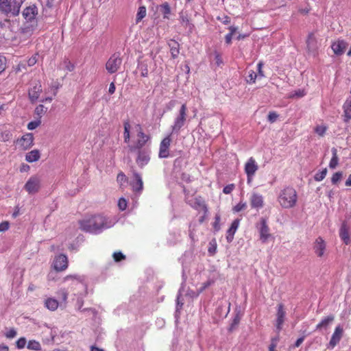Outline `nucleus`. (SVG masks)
I'll list each match as a JSON object with an SVG mask.
<instances>
[{
    "label": "nucleus",
    "mask_w": 351,
    "mask_h": 351,
    "mask_svg": "<svg viewBox=\"0 0 351 351\" xmlns=\"http://www.w3.org/2000/svg\"><path fill=\"white\" fill-rule=\"evenodd\" d=\"M80 228L86 232L92 234H99L104 230L108 229L113 226L108 219L101 215H93L79 221Z\"/></svg>",
    "instance_id": "1"
},
{
    "label": "nucleus",
    "mask_w": 351,
    "mask_h": 351,
    "mask_svg": "<svg viewBox=\"0 0 351 351\" xmlns=\"http://www.w3.org/2000/svg\"><path fill=\"white\" fill-rule=\"evenodd\" d=\"M38 9L35 4L27 6L22 12V15L25 21L21 29V32L25 36H31L38 26L36 16Z\"/></svg>",
    "instance_id": "2"
},
{
    "label": "nucleus",
    "mask_w": 351,
    "mask_h": 351,
    "mask_svg": "<svg viewBox=\"0 0 351 351\" xmlns=\"http://www.w3.org/2000/svg\"><path fill=\"white\" fill-rule=\"evenodd\" d=\"M278 201L283 208H291L295 206L298 202V194L295 189L287 186L279 193Z\"/></svg>",
    "instance_id": "3"
},
{
    "label": "nucleus",
    "mask_w": 351,
    "mask_h": 351,
    "mask_svg": "<svg viewBox=\"0 0 351 351\" xmlns=\"http://www.w3.org/2000/svg\"><path fill=\"white\" fill-rule=\"evenodd\" d=\"M25 0H0V12L6 16H16Z\"/></svg>",
    "instance_id": "4"
},
{
    "label": "nucleus",
    "mask_w": 351,
    "mask_h": 351,
    "mask_svg": "<svg viewBox=\"0 0 351 351\" xmlns=\"http://www.w3.org/2000/svg\"><path fill=\"white\" fill-rule=\"evenodd\" d=\"M187 107L183 104L179 110L178 115L176 117L173 125L171 126L172 133L178 134L180 129L184 126L186 120Z\"/></svg>",
    "instance_id": "5"
},
{
    "label": "nucleus",
    "mask_w": 351,
    "mask_h": 351,
    "mask_svg": "<svg viewBox=\"0 0 351 351\" xmlns=\"http://www.w3.org/2000/svg\"><path fill=\"white\" fill-rule=\"evenodd\" d=\"M122 64L121 53L117 52L113 53L106 64V69L109 73L117 72Z\"/></svg>",
    "instance_id": "6"
},
{
    "label": "nucleus",
    "mask_w": 351,
    "mask_h": 351,
    "mask_svg": "<svg viewBox=\"0 0 351 351\" xmlns=\"http://www.w3.org/2000/svg\"><path fill=\"white\" fill-rule=\"evenodd\" d=\"M245 173L247 175V182L248 184H251L254 176L258 169V165L256 162L255 159L251 157L245 164Z\"/></svg>",
    "instance_id": "7"
},
{
    "label": "nucleus",
    "mask_w": 351,
    "mask_h": 351,
    "mask_svg": "<svg viewBox=\"0 0 351 351\" xmlns=\"http://www.w3.org/2000/svg\"><path fill=\"white\" fill-rule=\"evenodd\" d=\"M344 335V330L342 326L337 325L335 330L333 333L332 334V336L330 337V339L327 345V348L328 349H333L337 345H338L343 337Z\"/></svg>",
    "instance_id": "8"
},
{
    "label": "nucleus",
    "mask_w": 351,
    "mask_h": 351,
    "mask_svg": "<svg viewBox=\"0 0 351 351\" xmlns=\"http://www.w3.org/2000/svg\"><path fill=\"white\" fill-rule=\"evenodd\" d=\"M131 172L132 173L133 180L130 182L133 191L136 193H141L143 189V182L141 175L134 169L131 167Z\"/></svg>",
    "instance_id": "9"
},
{
    "label": "nucleus",
    "mask_w": 351,
    "mask_h": 351,
    "mask_svg": "<svg viewBox=\"0 0 351 351\" xmlns=\"http://www.w3.org/2000/svg\"><path fill=\"white\" fill-rule=\"evenodd\" d=\"M150 152L149 149H144L142 151L135 152L137 154L136 162L141 169H143L149 163L150 160Z\"/></svg>",
    "instance_id": "10"
},
{
    "label": "nucleus",
    "mask_w": 351,
    "mask_h": 351,
    "mask_svg": "<svg viewBox=\"0 0 351 351\" xmlns=\"http://www.w3.org/2000/svg\"><path fill=\"white\" fill-rule=\"evenodd\" d=\"M258 230L260 234V239L263 243H266L270 238L272 237V235L269 233V228L265 219L262 218L261 219Z\"/></svg>",
    "instance_id": "11"
},
{
    "label": "nucleus",
    "mask_w": 351,
    "mask_h": 351,
    "mask_svg": "<svg viewBox=\"0 0 351 351\" xmlns=\"http://www.w3.org/2000/svg\"><path fill=\"white\" fill-rule=\"evenodd\" d=\"M306 48L308 53H315L319 48L318 41L315 32L308 33L306 40Z\"/></svg>",
    "instance_id": "12"
},
{
    "label": "nucleus",
    "mask_w": 351,
    "mask_h": 351,
    "mask_svg": "<svg viewBox=\"0 0 351 351\" xmlns=\"http://www.w3.org/2000/svg\"><path fill=\"white\" fill-rule=\"evenodd\" d=\"M313 249L317 257L324 256L326 250V243L322 237H317L313 243Z\"/></svg>",
    "instance_id": "13"
},
{
    "label": "nucleus",
    "mask_w": 351,
    "mask_h": 351,
    "mask_svg": "<svg viewBox=\"0 0 351 351\" xmlns=\"http://www.w3.org/2000/svg\"><path fill=\"white\" fill-rule=\"evenodd\" d=\"M24 189L29 194H35L40 189V180L37 177H31L24 186Z\"/></svg>",
    "instance_id": "14"
},
{
    "label": "nucleus",
    "mask_w": 351,
    "mask_h": 351,
    "mask_svg": "<svg viewBox=\"0 0 351 351\" xmlns=\"http://www.w3.org/2000/svg\"><path fill=\"white\" fill-rule=\"evenodd\" d=\"M53 266L57 271L65 270L68 267V259L64 254H60L55 257Z\"/></svg>",
    "instance_id": "15"
},
{
    "label": "nucleus",
    "mask_w": 351,
    "mask_h": 351,
    "mask_svg": "<svg viewBox=\"0 0 351 351\" xmlns=\"http://www.w3.org/2000/svg\"><path fill=\"white\" fill-rule=\"evenodd\" d=\"M34 139L33 134L27 133L21 138L17 139V142L20 143L23 150H27L34 145Z\"/></svg>",
    "instance_id": "16"
},
{
    "label": "nucleus",
    "mask_w": 351,
    "mask_h": 351,
    "mask_svg": "<svg viewBox=\"0 0 351 351\" xmlns=\"http://www.w3.org/2000/svg\"><path fill=\"white\" fill-rule=\"evenodd\" d=\"M348 43L343 40H337L333 42L331 45V49L336 56H341L344 53Z\"/></svg>",
    "instance_id": "17"
},
{
    "label": "nucleus",
    "mask_w": 351,
    "mask_h": 351,
    "mask_svg": "<svg viewBox=\"0 0 351 351\" xmlns=\"http://www.w3.org/2000/svg\"><path fill=\"white\" fill-rule=\"evenodd\" d=\"M285 315L286 312L285 311L284 304L282 303L278 304L276 313V326L279 331L282 329V325L285 322Z\"/></svg>",
    "instance_id": "18"
},
{
    "label": "nucleus",
    "mask_w": 351,
    "mask_h": 351,
    "mask_svg": "<svg viewBox=\"0 0 351 351\" xmlns=\"http://www.w3.org/2000/svg\"><path fill=\"white\" fill-rule=\"evenodd\" d=\"M148 141L137 138V140L132 145H128V148L130 152L134 153L136 152L142 151L143 147L146 145Z\"/></svg>",
    "instance_id": "19"
},
{
    "label": "nucleus",
    "mask_w": 351,
    "mask_h": 351,
    "mask_svg": "<svg viewBox=\"0 0 351 351\" xmlns=\"http://www.w3.org/2000/svg\"><path fill=\"white\" fill-rule=\"evenodd\" d=\"M240 223V220L239 219H236L234 220L230 226V227L227 230L226 239L228 243L232 241L234 238V234L236 232L237 230L239 228Z\"/></svg>",
    "instance_id": "20"
},
{
    "label": "nucleus",
    "mask_w": 351,
    "mask_h": 351,
    "mask_svg": "<svg viewBox=\"0 0 351 351\" xmlns=\"http://www.w3.org/2000/svg\"><path fill=\"white\" fill-rule=\"evenodd\" d=\"M168 46L170 49L171 58L173 59L177 58L180 53V44L176 40L171 39L168 42Z\"/></svg>",
    "instance_id": "21"
},
{
    "label": "nucleus",
    "mask_w": 351,
    "mask_h": 351,
    "mask_svg": "<svg viewBox=\"0 0 351 351\" xmlns=\"http://www.w3.org/2000/svg\"><path fill=\"white\" fill-rule=\"evenodd\" d=\"M335 316L333 315H328L323 318L321 322L317 324L315 330H320L323 328L327 329L329 325L334 321Z\"/></svg>",
    "instance_id": "22"
},
{
    "label": "nucleus",
    "mask_w": 351,
    "mask_h": 351,
    "mask_svg": "<svg viewBox=\"0 0 351 351\" xmlns=\"http://www.w3.org/2000/svg\"><path fill=\"white\" fill-rule=\"evenodd\" d=\"M41 92L42 88L40 84H36L29 90V97L32 103L35 102L38 99Z\"/></svg>",
    "instance_id": "23"
},
{
    "label": "nucleus",
    "mask_w": 351,
    "mask_h": 351,
    "mask_svg": "<svg viewBox=\"0 0 351 351\" xmlns=\"http://www.w3.org/2000/svg\"><path fill=\"white\" fill-rule=\"evenodd\" d=\"M339 237L346 245H348L350 243L348 228L346 223H343L340 228Z\"/></svg>",
    "instance_id": "24"
},
{
    "label": "nucleus",
    "mask_w": 351,
    "mask_h": 351,
    "mask_svg": "<svg viewBox=\"0 0 351 351\" xmlns=\"http://www.w3.org/2000/svg\"><path fill=\"white\" fill-rule=\"evenodd\" d=\"M251 206L256 208H262L263 206V199L262 195L254 193L250 197Z\"/></svg>",
    "instance_id": "25"
},
{
    "label": "nucleus",
    "mask_w": 351,
    "mask_h": 351,
    "mask_svg": "<svg viewBox=\"0 0 351 351\" xmlns=\"http://www.w3.org/2000/svg\"><path fill=\"white\" fill-rule=\"evenodd\" d=\"M40 158V153L38 149H34L25 155V160L28 162H34L38 161Z\"/></svg>",
    "instance_id": "26"
},
{
    "label": "nucleus",
    "mask_w": 351,
    "mask_h": 351,
    "mask_svg": "<svg viewBox=\"0 0 351 351\" xmlns=\"http://www.w3.org/2000/svg\"><path fill=\"white\" fill-rule=\"evenodd\" d=\"M229 29H230V32L225 37L226 43L227 44H230L231 43L232 36L235 34H238V36H237L238 39H239L240 37H241V34L237 31L238 30V27H234V26H230L229 27Z\"/></svg>",
    "instance_id": "27"
},
{
    "label": "nucleus",
    "mask_w": 351,
    "mask_h": 351,
    "mask_svg": "<svg viewBox=\"0 0 351 351\" xmlns=\"http://www.w3.org/2000/svg\"><path fill=\"white\" fill-rule=\"evenodd\" d=\"M124 132H123V138L124 142L125 143H129L130 140V124L128 120L124 121Z\"/></svg>",
    "instance_id": "28"
},
{
    "label": "nucleus",
    "mask_w": 351,
    "mask_h": 351,
    "mask_svg": "<svg viewBox=\"0 0 351 351\" xmlns=\"http://www.w3.org/2000/svg\"><path fill=\"white\" fill-rule=\"evenodd\" d=\"M194 208L197 209L199 208H202L205 213V215L208 213V208L202 199L201 197H196L195 199V205Z\"/></svg>",
    "instance_id": "29"
},
{
    "label": "nucleus",
    "mask_w": 351,
    "mask_h": 351,
    "mask_svg": "<svg viewBox=\"0 0 351 351\" xmlns=\"http://www.w3.org/2000/svg\"><path fill=\"white\" fill-rule=\"evenodd\" d=\"M332 157L329 162V167L330 169H335L337 166L339 162L337 149L335 148H332Z\"/></svg>",
    "instance_id": "30"
},
{
    "label": "nucleus",
    "mask_w": 351,
    "mask_h": 351,
    "mask_svg": "<svg viewBox=\"0 0 351 351\" xmlns=\"http://www.w3.org/2000/svg\"><path fill=\"white\" fill-rule=\"evenodd\" d=\"M45 306L51 311H55L58 306V302L55 299L48 298L45 301Z\"/></svg>",
    "instance_id": "31"
},
{
    "label": "nucleus",
    "mask_w": 351,
    "mask_h": 351,
    "mask_svg": "<svg viewBox=\"0 0 351 351\" xmlns=\"http://www.w3.org/2000/svg\"><path fill=\"white\" fill-rule=\"evenodd\" d=\"M148 64L147 61L144 60L141 62L138 66V69L141 71V75L142 77H147L148 76Z\"/></svg>",
    "instance_id": "32"
},
{
    "label": "nucleus",
    "mask_w": 351,
    "mask_h": 351,
    "mask_svg": "<svg viewBox=\"0 0 351 351\" xmlns=\"http://www.w3.org/2000/svg\"><path fill=\"white\" fill-rule=\"evenodd\" d=\"M160 11L163 14L164 19H169V14L171 13V8L167 2L160 5Z\"/></svg>",
    "instance_id": "33"
},
{
    "label": "nucleus",
    "mask_w": 351,
    "mask_h": 351,
    "mask_svg": "<svg viewBox=\"0 0 351 351\" xmlns=\"http://www.w3.org/2000/svg\"><path fill=\"white\" fill-rule=\"evenodd\" d=\"M146 16V8L145 6H141L138 8V12L136 14V23L140 22Z\"/></svg>",
    "instance_id": "34"
},
{
    "label": "nucleus",
    "mask_w": 351,
    "mask_h": 351,
    "mask_svg": "<svg viewBox=\"0 0 351 351\" xmlns=\"http://www.w3.org/2000/svg\"><path fill=\"white\" fill-rule=\"evenodd\" d=\"M158 156L160 158H166L169 156V149L160 144Z\"/></svg>",
    "instance_id": "35"
},
{
    "label": "nucleus",
    "mask_w": 351,
    "mask_h": 351,
    "mask_svg": "<svg viewBox=\"0 0 351 351\" xmlns=\"http://www.w3.org/2000/svg\"><path fill=\"white\" fill-rule=\"evenodd\" d=\"M343 178V173L337 171L335 173L331 178V182L332 184L337 185Z\"/></svg>",
    "instance_id": "36"
},
{
    "label": "nucleus",
    "mask_w": 351,
    "mask_h": 351,
    "mask_svg": "<svg viewBox=\"0 0 351 351\" xmlns=\"http://www.w3.org/2000/svg\"><path fill=\"white\" fill-rule=\"evenodd\" d=\"M0 136L1 138V140L3 142L9 141L12 138V134L10 130H5L3 131H1L0 133Z\"/></svg>",
    "instance_id": "37"
},
{
    "label": "nucleus",
    "mask_w": 351,
    "mask_h": 351,
    "mask_svg": "<svg viewBox=\"0 0 351 351\" xmlns=\"http://www.w3.org/2000/svg\"><path fill=\"white\" fill-rule=\"evenodd\" d=\"M240 319H241L240 315L239 313H237L230 326V328H229L230 331H233L234 330H235L236 328H237L239 327V325L240 323Z\"/></svg>",
    "instance_id": "38"
},
{
    "label": "nucleus",
    "mask_w": 351,
    "mask_h": 351,
    "mask_svg": "<svg viewBox=\"0 0 351 351\" xmlns=\"http://www.w3.org/2000/svg\"><path fill=\"white\" fill-rule=\"evenodd\" d=\"M344 113L346 117V121H349L351 119V101L350 103L346 102L344 104Z\"/></svg>",
    "instance_id": "39"
},
{
    "label": "nucleus",
    "mask_w": 351,
    "mask_h": 351,
    "mask_svg": "<svg viewBox=\"0 0 351 351\" xmlns=\"http://www.w3.org/2000/svg\"><path fill=\"white\" fill-rule=\"evenodd\" d=\"M27 348L34 350H40L41 346L39 342L34 340H32L28 342Z\"/></svg>",
    "instance_id": "40"
},
{
    "label": "nucleus",
    "mask_w": 351,
    "mask_h": 351,
    "mask_svg": "<svg viewBox=\"0 0 351 351\" xmlns=\"http://www.w3.org/2000/svg\"><path fill=\"white\" fill-rule=\"evenodd\" d=\"M180 20L182 25L189 26L191 29L192 25L189 23L187 15L184 14L182 12L180 13Z\"/></svg>",
    "instance_id": "41"
},
{
    "label": "nucleus",
    "mask_w": 351,
    "mask_h": 351,
    "mask_svg": "<svg viewBox=\"0 0 351 351\" xmlns=\"http://www.w3.org/2000/svg\"><path fill=\"white\" fill-rule=\"evenodd\" d=\"M217 250V243L215 239H213L209 242V246L208 249V254L210 256H213Z\"/></svg>",
    "instance_id": "42"
},
{
    "label": "nucleus",
    "mask_w": 351,
    "mask_h": 351,
    "mask_svg": "<svg viewBox=\"0 0 351 351\" xmlns=\"http://www.w3.org/2000/svg\"><path fill=\"white\" fill-rule=\"evenodd\" d=\"M326 174H327V169H326V168H325V169H322L321 171L317 173L315 175L314 178L316 181L320 182L325 178Z\"/></svg>",
    "instance_id": "43"
},
{
    "label": "nucleus",
    "mask_w": 351,
    "mask_h": 351,
    "mask_svg": "<svg viewBox=\"0 0 351 351\" xmlns=\"http://www.w3.org/2000/svg\"><path fill=\"white\" fill-rule=\"evenodd\" d=\"M256 78H258L257 73L254 71H249L246 81L247 83H254Z\"/></svg>",
    "instance_id": "44"
},
{
    "label": "nucleus",
    "mask_w": 351,
    "mask_h": 351,
    "mask_svg": "<svg viewBox=\"0 0 351 351\" xmlns=\"http://www.w3.org/2000/svg\"><path fill=\"white\" fill-rule=\"evenodd\" d=\"M327 130V127L324 125H317L315 128V132L320 136H323Z\"/></svg>",
    "instance_id": "45"
},
{
    "label": "nucleus",
    "mask_w": 351,
    "mask_h": 351,
    "mask_svg": "<svg viewBox=\"0 0 351 351\" xmlns=\"http://www.w3.org/2000/svg\"><path fill=\"white\" fill-rule=\"evenodd\" d=\"M173 134V133L171 132L170 134H169L165 138H164L162 140V141L160 142V144H162V146H165V147H167L169 149V147H170L171 143L172 141L171 135Z\"/></svg>",
    "instance_id": "46"
},
{
    "label": "nucleus",
    "mask_w": 351,
    "mask_h": 351,
    "mask_svg": "<svg viewBox=\"0 0 351 351\" xmlns=\"http://www.w3.org/2000/svg\"><path fill=\"white\" fill-rule=\"evenodd\" d=\"M112 256L115 262H120L125 259V256L121 252H114Z\"/></svg>",
    "instance_id": "47"
},
{
    "label": "nucleus",
    "mask_w": 351,
    "mask_h": 351,
    "mask_svg": "<svg viewBox=\"0 0 351 351\" xmlns=\"http://www.w3.org/2000/svg\"><path fill=\"white\" fill-rule=\"evenodd\" d=\"M46 111L47 108L42 104L38 105L35 108V114H37L39 117V118H40L42 114L45 113Z\"/></svg>",
    "instance_id": "48"
},
{
    "label": "nucleus",
    "mask_w": 351,
    "mask_h": 351,
    "mask_svg": "<svg viewBox=\"0 0 351 351\" xmlns=\"http://www.w3.org/2000/svg\"><path fill=\"white\" fill-rule=\"evenodd\" d=\"M40 123H41L40 119L31 121L27 124V128L29 130H33L36 129L37 127H38L40 125Z\"/></svg>",
    "instance_id": "49"
},
{
    "label": "nucleus",
    "mask_w": 351,
    "mask_h": 351,
    "mask_svg": "<svg viewBox=\"0 0 351 351\" xmlns=\"http://www.w3.org/2000/svg\"><path fill=\"white\" fill-rule=\"evenodd\" d=\"M279 115L274 111L269 112L267 116V119L270 123H274Z\"/></svg>",
    "instance_id": "50"
},
{
    "label": "nucleus",
    "mask_w": 351,
    "mask_h": 351,
    "mask_svg": "<svg viewBox=\"0 0 351 351\" xmlns=\"http://www.w3.org/2000/svg\"><path fill=\"white\" fill-rule=\"evenodd\" d=\"M278 341V337L271 339V343L269 347V351H276V348L277 346Z\"/></svg>",
    "instance_id": "51"
},
{
    "label": "nucleus",
    "mask_w": 351,
    "mask_h": 351,
    "mask_svg": "<svg viewBox=\"0 0 351 351\" xmlns=\"http://www.w3.org/2000/svg\"><path fill=\"white\" fill-rule=\"evenodd\" d=\"M79 309L81 312L92 314L93 317H95L97 314V311L95 308H82L80 307Z\"/></svg>",
    "instance_id": "52"
},
{
    "label": "nucleus",
    "mask_w": 351,
    "mask_h": 351,
    "mask_svg": "<svg viewBox=\"0 0 351 351\" xmlns=\"http://www.w3.org/2000/svg\"><path fill=\"white\" fill-rule=\"evenodd\" d=\"M137 137L138 138L145 140L149 141L151 139V137L149 135H147L144 133L143 131L137 130Z\"/></svg>",
    "instance_id": "53"
},
{
    "label": "nucleus",
    "mask_w": 351,
    "mask_h": 351,
    "mask_svg": "<svg viewBox=\"0 0 351 351\" xmlns=\"http://www.w3.org/2000/svg\"><path fill=\"white\" fill-rule=\"evenodd\" d=\"M73 279L75 280L77 283H81L82 282L81 277L77 275H68L64 278V281Z\"/></svg>",
    "instance_id": "54"
},
{
    "label": "nucleus",
    "mask_w": 351,
    "mask_h": 351,
    "mask_svg": "<svg viewBox=\"0 0 351 351\" xmlns=\"http://www.w3.org/2000/svg\"><path fill=\"white\" fill-rule=\"evenodd\" d=\"M118 206L121 210H125L127 208V201L123 197L120 198L118 202Z\"/></svg>",
    "instance_id": "55"
},
{
    "label": "nucleus",
    "mask_w": 351,
    "mask_h": 351,
    "mask_svg": "<svg viewBox=\"0 0 351 351\" xmlns=\"http://www.w3.org/2000/svg\"><path fill=\"white\" fill-rule=\"evenodd\" d=\"M117 180L119 183H120L121 184H122L123 182H125L127 181V177L125 175L124 173L123 172H120L119 173H118L117 175Z\"/></svg>",
    "instance_id": "56"
},
{
    "label": "nucleus",
    "mask_w": 351,
    "mask_h": 351,
    "mask_svg": "<svg viewBox=\"0 0 351 351\" xmlns=\"http://www.w3.org/2000/svg\"><path fill=\"white\" fill-rule=\"evenodd\" d=\"M263 63L262 62H260L258 63L257 64V70H258V77L259 78H262L263 77H265V75H264V73L263 71Z\"/></svg>",
    "instance_id": "57"
},
{
    "label": "nucleus",
    "mask_w": 351,
    "mask_h": 351,
    "mask_svg": "<svg viewBox=\"0 0 351 351\" xmlns=\"http://www.w3.org/2000/svg\"><path fill=\"white\" fill-rule=\"evenodd\" d=\"M6 64V58L4 56H0V74L5 71Z\"/></svg>",
    "instance_id": "58"
},
{
    "label": "nucleus",
    "mask_w": 351,
    "mask_h": 351,
    "mask_svg": "<svg viewBox=\"0 0 351 351\" xmlns=\"http://www.w3.org/2000/svg\"><path fill=\"white\" fill-rule=\"evenodd\" d=\"M16 347L19 349H22L25 347L26 344V339L25 337H21L18 341H16Z\"/></svg>",
    "instance_id": "59"
},
{
    "label": "nucleus",
    "mask_w": 351,
    "mask_h": 351,
    "mask_svg": "<svg viewBox=\"0 0 351 351\" xmlns=\"http://www.w3.org/2000/svg\"><path fill=\"white\" fill-rule=\"evenodd\" d=\"M64 63L65 68L69 71H72L74 69V68H75L74 64L73 63H71V62L70 60H69L68 59L65 60Z\"/></svg>",
    "instance_id": "60"
},
{
    "label": "nucleus",
    "mask_w": 351,
    "mask_h": 351,
    "mask_svg": "<svg viewBox=\"0 0 351 351\" xmlns=\"http://www.w3.org/2000/svg\"><path fill=\"white\" fill-rule=\"evenodd\" d=\"M180 298L181 294L179 293L176 299V312H178L180 308H182L184 304L183 302L180 300Z\"/></svg>",
    "instance_id": "61"
},
{
    "label": "nucleus",
    "mask_w": 351,
    "mask_h": 351,
    "mask_svg": "<svg viewBox=\"0 0 351 351\" xmlns=\"http://www.w3.org/2000/svg\"><path fill=\"white\" fill-rule=\"evenodd\" d=\"M5 335L8 339L14 338L16 335V331L14 328H11L5 333Z\"/></svg>",
    "instance_id": "62"
},
{
    "label": "nucleus",
    "mask_w": 351,
    "mask_h": 351,
    "mask_svg": "<svg viewBox=\"0 0 351 351\" xmlns=\"http://www.w3.org/2000/svg\"><path fill=\"white\" fill-rule=\"evenodd\" d=\"M214 54L216 64L220 66L223 63L220 54L217 51H215Z\"/></svg>",
    "instance_id": "63"
},
{
    "label": "nucleus",
    "mask_w": 351,
    "mask_h": 351,
    "mask_svg": "<svg viewBox=\"0 0 351 351\" xmlns=\"http://www.w3.org/2000/svg\"><path fill=\"white\" fill-rule=\"evenodd\" d=\"M234 187V185L233 184H228L223 188V192L225 194H230L233 191Z\"/></svg>",
    "instance_id": "64"
}]
</instances>
